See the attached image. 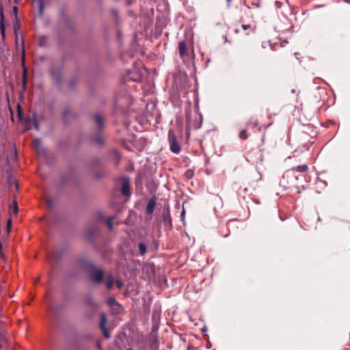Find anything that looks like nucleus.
Returning <instances> with one entry per match:
<instances>
[{
  "mask_svg": "<svg viewBox=\"0 0 350 350\" xmlns=\"http://www.w3.org/2000/svg\"><path fill=\"white\" fill-rule=\"evenodd\" d=\"M113 217H108L106 221L107 225L110 230H113Z\"/></svg>",
  "mask_w": 350,
  "mask_h": 350,
  "instance_id": "f3484780",
  "label": "nucleus"
},
{
  "mask_svg": "<svg viewBox=\"0 0 350 350\" xmlns=\"http://www.w3.org/2000/svg\"><path fill=\"white\" fill-rule=\"evenodd\" d=\"M251 124H252L254 126H256L258 125V122H257V120H254Z\"/></svg>",
  "mask_w": 350,
  "mask_h": 350,
  "instance_id": "473e14b6",
  "label": "nucleus"
},
{
  "mask_svg": "<svg viewBox=\"0 0 350 350\" xmlns=\"http://www.w3.org/2000/svg\"><path fill=\"white\" fill-rule=\"evenodd\" d=\"M163 220L165 221H167V218L170 217V214L169 213H164L163 215Z\"/></svg>",
  "mask_w": 350,
  "mask_h": 350,
  "instance_id": "7c9ffc66",
  "label": "nucleus"
},
{
  "mask_svg": "<svg viewBox=\"0 0 350 350\" xmlns=\"http://www.w3.org/2000/svg\"><path fill=\"white\" fill-rule=\"evenodd\" d=\"M0 32L3 38L5 37V23L0 24Z\"/></svg>",
  "mask_w": 350,
  "mask_h": 350,
  "instance_id": "6ab92c4d",
  "label": "nucleus"
},
{
  "mask_svg": "<svg viewBox=\"0 0 350 350\" xmlns=\"http://www.w3.org/2000/svg\"><path fill=\"white\" fill-rule=\"evenodd\" d=\"M38 7H39V13L40 15L42 16L44 11V3L42 0H38Z\"/></svg>",
  "mask_w": 350,
  "mask_h": 350,
  "instance_id": "a211bd4d",
  "label": "nucleus"
},
{
  "mask_svg": "<svg viewBox=\"0 0 350 350\" xmlns=\"http://www.w3.org/2000/svg\"><path fill=\"white\" fill-rule=\"evenodd\" d=\"M121 192L124 196H129L130 192V180L128 178H124L122 181Z\"/></svg>",
  "mask_w": 350,
  "mask_h": 350,
  "instance_id": "39448f33",
  "label": "nucleus"
},
{
  "mask_svg": "<svg viewBox=\"0 0 350 350\" xmlns=\"http://www.w3.org/2000/svg\"><path fill=\"white\" fill-rule=\"evenodd\" d=\"M156 197H152L148 202V205H147V207H146V213L148 214H152L153 211H154V207H155V204H156Z\"/></svg>",
  "mask_w": 350,
  "mask_h": 350,
  "instance_id": "0eeeda50",
  "label": "nucleus"
},
{
  "mask_svg": "<svg viewBox=\"0 0 350 350\" xmlns=\"http://www.w3.org/2000/svg\"><path fill=\"white\" fill-rule=\"evenodd\" d=\"M70 113V111L68 109H65L64 111H63V118H66V116Z\"/></svg>",
  "mask_w": 350,
  "mask_h": 350,
  "instance_id": "c85d7f7f",
  "label": "nucleus"
},
{
  "mask_svg": "<svg viewBox=\"0 0 350 350\" xmlns=\"http://www.w3.org/2000/svg\"><path fill=\"white\" fill-rule=\"evenodd\" d=\"M17 10H18L17 7L14 6V8H13V12L15 14H16V13H17Z\"/></svg>",
  "mask_w": 350,
  "mask_h": 350,
  "instance_id": "2f4dec72",
  "label": "nucleus"
},
{
  "mask_svg": "<svg viewBox=\"0 0 350 350\" xmlns=\"http://www.w3.org/2000/svg\"><path fill=\"white\" fill-rule=\"evenodd\" d=\"M19 29V25L18 23L16 22L15 24H14V30L15 33H16V31Z\"/></svg>",
  "mask_w": 350,
  "mask_h": 350,
  "instance_id": "cd10ccee",
  "label": "nucleus"
},
{
  "mask_svg": "<svg viewBox=\"0 0 350 350\" xmlns=\"http://www.w3.org/2000/svg\"><path fill=\"white\" fill-rule=\"evenodd\" d=\"M5 23V18L3 12V10L0 8V24Z\"/></svg>",
  "mask_w": 350,
  "mask_h": 350,
  "instance_id": "4be33fe9",
  "label": "nucleus"
},
{
  "mask_svg": "<svg viewBox=\"0 0 350 350\" xmlns=\"http://www.w3.org/2000/svg\"><path fill=\"white\" fill-rule=\"evenodd\" d=\"M15 187H16V190H18V187H19V185H18L17 182L15 183Z\"/></svg>",
  "mask_w": 350,
  "mask_h": 350,
  "instance_id": "72a5a7b5",
  "label": "nucleus"
},
{
  "mask_svg": "<svg viewBox=\"0 0 350 350\" xmlns=\"http://www.w3.org/2000/svg\"><path fill=\"white\" fill-rule=\"evenodd\" d=\"M85 303L91 308H96L97 307V304L94 301L93 299L90 296H88L85 298Z\"/></svg>",
  "mask_w": 350,
  "mask_h": 350,
  "instance_id": "9b49d317",
  "label": "nucleus"
},
{
  "mask_svg": "<svg viewBox=\"0 0 350 350\" xmlns=\"http://www.w3.org/2000/svg\"><path fill=\"white\" fill-rule=\"evenodd\" d=\"M33 123H34V126H35V129L38 131L39 130V124H38V122L36 119V115L33 114Z\"/></svg>",
  "mask_w": 350,
  "mask_h": 350,
  "instance_id": "b1692460",
  "label": "nucleus"
},
{
  "mask_svg": "<svg viewBox=\"0 0 350 350\" xmlns=\"http://www.w3.org/2000/svg\"><path fill=\"white\" fill-rule=\"evenodd\" d=\"M11 226H12V221L10 219H9L7 221V229H8V231L9 232L10 230V228H11Z\"/></svg>",
  "mask_w": 350,
  "mask_h": 350,
  "instance_id": "bb28decb",
  "label": "nucleus"
},
{
  "mask_svg": "<svg viewBox=\"0 0 350 350\" xmlns=\"http://www.w3.org/2000/svg\"><path fill=\"white\" fill-rule=\"evenodd\" d=\"M179 55L181 57L188 56L186 43L185 41H181L178 44Z\"/></svg>",
  "mask_w": 350,
  "mask_h": 350,
  "instance_id": "6e6552de",
  "label": "nucleus"
},
{
  "mask_svg": "<svg viewBox=\"0 0 350 350\" xmlns=\"http://www.w3.org/2000/svg\"><path fill=\"white\" fill-rule=\"evenodd\" d=\"M107 304L112 307L115 305H118V304L116 302V299L113 297H109L107 299Z\"/></svg>",
  "mask_w": 350,
  "mask_h": 350,
  "instance_id": "4468645a",
  "label": "nucleus"
},
{
  "mask_svg": "<svg viewBox=\"0 0 350 350\" xmlns=\"http://www.w3.org/2000/svg\"><path fill=\"white\" fill-rule=\"evenodd\" d=\"M139 253L141 255H144L146 253V245L144 243H139Z\"/></svg>",
  "mask_w": 350,
  "mask_h": 350,
  "instance_id": "ddd939ff",
  "label": "nucleus"
},
{
  "mask_svg": "<svg viewBox=\"0 0 350 350\" xmlns=\"http://www.w3.org/2000/svg\"><path fill=\"white\" fill-rule=\"evenodd\" d=\"M107 321V316L105 313H102L100 314V329L102 330L103 336L109 338L110 337L109 332L108 331L107 328L106 327V323Z\"/></svg>",
  "mask_w": 350,
  "mask_h": 350,
  "instance_id": "20e7f679",
  "label": "nucleus"
},
{
  "mask_svg": "<svg viewBox=\"0 0 350 350\" xmlns=\"http://www.w3.org/2000/svg\"><path fill=\"white\" fill-rule=\"evenodd\" d=\"M47 205L49 208H52L54 203V200L53 198H49L46 201Z\"/></svg>",
  "mask_w": 350,
  "mask_h": 350,
  "instance_id": "393cba45",
  "label": "nucleus"
},
{
  "mask_svg": "<svg viewBox=\"0 0 350 350\" xmlns=\"http://www.w3.org/2000/svg\"><path fill=\"white\" fill-rule=\"evenodd\" d=\"M2 247H3V245L1 243H0V258H4V254L2 252Z\"/></svg>",
  "mask_w": 350,
  "mask_h": 350,
  "instance_id": "c756f323",
  "label": "nucleus"
},
{
  "mask_svg": "<svg viewBox=\"0 0 350 350\" xmlns=\"http://www.w3.org/2000/svg\"><path fill=\"white\" fill-rule=\"evenodd\" d=\"M234 31H235V33H239V29H235V30H234Z\"/></svg>",
  "mask_w": 350,
  "mask_h": 350,
  "instance_id": "e433bc0d",
  "label": "nucleus"
},
{
  "mask_svg": "<svg viewBox=\"0 0 350 350\" xmlns=\"http://www.w3.org/2000/svg\"><path fill=\"white\" fill-rule=\"evenodd\" d=\"M113 283H114V280H113V275L111 274L107 275L105 278L106 287L108 289L111 288L113 285Z\"/></svg>",
  "mask_w": 350,
  "mask_h": 350,
  "instance_id": "9d476101",
  "label": "nucleus"
},
{
  "mask_svg": "<svg viewBox=\"0 0 350 350\" xmlns=\"http://www.w3.org/2000/svg\"><path fill=\"white\" fill-rule=\"evenodd\" d=\"M244 191H245V193H247V192L248 191V189H247V187H245V188L244 189Z\"/></svg>",
  "mask_w": 350,
  "mask_h": 350,
  "instance_id": "f704fd0d",
  "label": "nucleus"
},
{
  "mask_svg": "<svg viewBox=\"0 0 350 350\" xmlns=\"http://www.w3.org/2000/svg\"><path fill=\"white\" fill-rule=\"evenodd\" d=\"M94 122L99 130L103 128L104 118L101 113H96L94 117Z\"/></svg>",
  "mask_w": 350,
  "mask_h": 350,
  "instance_id": "1a4fd4ad",
  "label": "nucleus"
},
{
  "mask_svg": "<svg viewBox=\"0 0 350 350\" xmlns=\"http://www.w3.org/2000/svg\"><path fill=\"white\" fill-rule=\"evenodd\" d=\"M22 63H23V79H22V83H23V90L25 91L27 90V69L25 66V50L23 49V58H22Z\"/></svg>",
  "mask_w": 350,
  "mask_h": 350,
  "instance_id": "423d86ee",
  "label": "nucleus"
},
{
  "mask_svg": "<svg viewBox=\"0 0 350 350\" xmlns=\"http://www.w3.org/2000/svg\"><path fill=\"white\" fill-rule=\"evenodd\" d=\"M51 74L57 81H59L60 79V74L59 72H56L55 71L53 70L51 72Z\"/></svg>",
  "mask_w": 350,
  "mask_h": 350,
  "instance_id": "5701e85b",
  "label": "nucleus"
},
{
  "mask_svg": "<svg viewBox=\"0 0 350 350\" xmlns=\"http://www.w3.org/2000/svg\"><path fill=\"white\" fill-rule=\"evenodd\" d=\"M239 138L241 139H244V140L247 139L248 138L247 130L246 129L242 130L239 133Z\"/></svg>",
  "mask_w": 350,
  "mask_h": 350,
  "instance_id": "2eb2a0df",
  "label": "nucleus"
},
{
  "mask_svg": "<svg viewBox=\"0 0 350 350\" xmlns=\"http://www.w3.org/2000/svg\"><path fill=\"white\" fill-rule=\"evenodd\" d=\"M186 174L189 177V176H190V172H187Z\"/></svg>",
  "mask_w": 350,
  "mask_h": 350,
  "instance_id": "c9c22d12",
  "label": "nucleus"
},
{
  "mask_svg": "<svg viewBox=\"0 0 350 350\" xmlns=\"http://www.w3.org/2000/svg\"><path fill=\"white\" fill-rule=\"evenodd\" d=\"M308 170V167L307 165L306 164H303V165H297L296 167H292L290 170L287 171L285 174L284 175L283 178H291V177H293L295 178V180H297L298 178L297 176H295V172H300V173H304V172H307Z\"/></svg>",
  "mask_w": 350,
  "mask_h": 350,
  "instance_id": "f03ea898",
  "label": "nucleus"
},
{
  "mask_svg": "<svg viewBox=\"0 0 350 350\" xmlns=\"http://www.w3.org/2000/svg\"><path fill=\"white\" fill-rule=\"evenodd\" d=\"M227 1H228V3H230V2L231 1V0H227Z\"/></svg>",
  "mask_w": 350,
  "mask_h": 350,
  "instance_id": "4c0bfd02",
  "label": "nucleus"
},
{
  "mask_svg": "<svg viewBox=\"0 0 350 350\" xmlns=\"http://www.w3.org/2000/svg\"><path fill=\"white\" fill-rule=\"evenodd\" d=\"M116 284L119 289L122 288L123 286V283L120 280L116 281Z\"/></svg>",
  "mask_w": 350,
  "mask_h": 350,
  "instance_id": "a878e982",
  "label": "nucleus"
},
{
  "mask_svg": "<svg viewBox=\"0 0 350 350\" xmlns=\"http://www.w3.org/2000/svg\"><path fill=\"white\" fill-rule=\"evenodd\" d=\"M94 141L95 142V143H96L98 145H101L103 144V137L98 134L94 138Z\"/></svg>",
  "mask_w": 350,
  "mask_h": 350,
  "instance_id": "dca6fc26",
  "label": "nucleus"
},
{
  "mask_svg": "<svg viewBox=\"0 0 350 350\" xmlns=\"http://www.w3.org/2000/svg\"><path fill=\"white\" fill-rule=\"evenodd\" d=\"M13 204L14 205L12 211L14 215H16L18 213V206L16 201L14 200Z\"/></svg>",
  "mask_w": 350,
  "mask_h": 350,
  "instance_id": "aec40b11",
  "label": "nucleus"
},
{
  "mask_svg": "<svg viewBox=\"0 0 350 350\" xmlns=\"http://www.w3.org/2000/svg\"><path fill=\"white\" fill-rule=\"evenodd\" d=\"M90 280L94 284H100L104 277L103 271L96 267L95 265H92L90 266Z\"/></svg>",
  "mask_w": 350,
  "mask_h": 350,
  "instance_id": "f257e3e1",
  "label": "nucleus"
},
{
  "mask_svg": "<svg viewBox=\"0 0 350 350\" xmlns=\"http://www.w3.org/2000/svg\"><path fill=\"white\" fill-rule=\"evenodd\" d=\"M241 28L245 31L251 29H252L253 32L255 31V27L252 28V27L250 25H242Z\"/></svg>",
  "mask_w": 350,
  "mask_h": 350,
  "instance_id": "412c9836",
  "label": "nucleus"
},
{
  "mask_svg": "<svg viewBox=\"0 0 350 350\" xmlns=\"http://www.w3.org/2000/svg\"><path fill=\"white\" fill-rule=\"evenodd\" d=\"M33 146L38 153H41V140L40 139L33 140Z\"/></svg>",
  "mask_w": 350,
  "mask_h": 350,
  "instance_id": "f8f14e48",
  "label": "nucleus"
},
{
  "mask_svg": "<svg viewBox=\"0 0 350 350\" xmlns=\"http://www.w3.org/2000/svg\"><path fill=\"white\" fill-rule=\"evenodd\" d=\"M168 140L170 150L175 154H178L180 151V146L178 143L176 135L172 131H170L168 133Z\"/></svg>",
  "mask_w": 350,
  "mask_h": 350,
  "instance_id": "7ed1b4c3",
  "label": "nucleus"
}]
</instances>
